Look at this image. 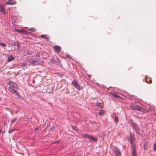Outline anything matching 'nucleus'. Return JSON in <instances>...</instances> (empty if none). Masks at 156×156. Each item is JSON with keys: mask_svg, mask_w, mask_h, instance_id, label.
I'll return each mask as SVG.
<instances>
[{"mask_svg": "<svg viewBox=\"0 0 156 156\" xmlns=\"http://www.w3.org/2000/svg\"><path fill=\"white\" fill-rule=\"evenodd\" d=\"M9 90L13 94H15L17 96H19L20 94H18L17 92L18 89V87L17 84L11 82H9Z\"/></svg>", "mask_w": 156, "mask_h": 156, "instance_id": "f257e3e1", "label": "nucleus"}, {"mask_svg": "<svg viewBox=\"0 0 156 156\" xmlns=\"http://www.w3.org/2000/svg\"><path fill=\"white\" fill-rule=\"evenodd\" d=\"M131 108L132 110L134 109L143 112L144 113H146L148 112L147 110L145 109L144 108H141L140 106L138 105L132 106Z\"/></svg>", "mask_w": 156, "mask_h": 156, "instance_id": "f03ea898", "label": "nucleus"}, {"mask_svg": "<svg viewBox=\"0 0 156 156\" xmlns=\"http://www.w3.org/2000/svg\"><path fill=\"white\" fill-rule=\"evenodd\" d=\"M81 136L82 137L85 138H89L91 140H93L94 141H96L98 140V139L93 136L85 133H83L81 135Z\"/></svg>", "mask_w": 156, "mask_h": 156, "instance_id": "7ed1b4c3", "label": "nucleus"}, {"mask_svg": "<svg viewBox=\"0 0 156 156\" xmlns=\"http://www.w3.org/2000/svg\"><path fill=\"white\" fill-rule=\"evenodd\" d=\"M113 151L115 156H121V153L119 149L116 147H114Z\"/></svg>", "mask_w": 156, "mask_h": 156, "instance_id": "20e7f679", "label": "nucleus"}, {"mask_svg": "<svg viewBox=\"0 0 156 156\" xmlns=\"http://www.w3.org/2000/svg\"><path fill=\"white\" fill-rule=\"evenodd\" d=\"M130 137L129 138V140L130 143L131 144V146H132L133 145H135L133 144V142H134L135 141V138L134 136L133 135H132V134L131 133H130Z\"/></svg>", "mask_w": 156, "mask_h": 156, "instance_id": "39448f33", "label": "nucleus"}, {"mask_svg": "<svg viewBox=\"0 0 156 156\" xmlns=\"http://www.w3.org/2000/svg\"><path fill=\"white\" fill-rule=\"evenodd\" d=\"M55 52L59 53L61 49V48L59 46H55L53 47Z\"/></svg>", "mask_w": 156, "mask_h": 156, "instance_id": "423d86ee", "label": "nucleus"}, {"mask_svg": "<svg viewBox=\"0 0 156 156\" xmlns=\"http://www.w3.org/2000/svg\"><path fill=\"white\" fill-rule=\"evenodd\" d=\"M132 147V153L133 156H136V147L135 145H133Z\"/></svg>", "mask_w": 156, "mask_h": 156, "instance_id": "0eeeda50", "label": "nucleus"}, {"mask_svg": "<svg viewBox=\"0 0 156 156\" xmlns=\"http://www.w3.org/2000/svg\"><path fill=\"white\" fill-rule=\"evenodd\" d=\"M72 83L77 89H80V86L76 80L73 81Z\"/></svg>", "mask_w": 156, "mask_h": 156, "instance_id": "6e6552de", "label": "nucleus"}, {"mask_svg": "<svg viewBox=\"0 0 156 156\" xmlns=\"http://www.w3.org/2000/svg\"><path fill=\"white\" fill-rule=\"evenodd\" d=\"M132 126L136 132L137 133H138V132L139 131V128H138L137 124L135 123H134L133 124Z\"/></svg>", "mask_w": 156, "mask_h": 156, "instance_id": "1a4fd4ad", "label": "nucleus"}, {"mask_svg": "<svg viewBox=\"0 0 156 156\" xmlns=\"http://www.w3.org/2000/svg\"><path fill=\"white\" fill-rule=\"evenodd\" d=\"M11 0H9L6 4L7 5H13L16 4V1H12Z\"/></svg>", "mask_w": 156, "mask_h": 156, "instance_id": "9d476101", "label": "nucleus"}, {"mask_svg": "<svg viewBox=\"0 0 156 156\" xmlns=\"http://www.w3.org/2000/svg\"><path fill=\"white\" fill-rule=\"evenodd\" d=\"M0 11L4 14L5 13V11L3 5H0Z\"/></svg>", "mask_w": 156, "mask_h": 156, "instance_id": "9b49d317", "label": "nucleus"}, {"mask_svg": "<svg viewBox=\"0 0 156 156\" xmlns=\"http://www.w3.org/2000/svg\"><path fill=\"white\" fill-rule=\"evenodd\" d=\"M15 30L16 31L19 33H22L23 34L27 33L24 29L19 30L18 29H16Z\"/></svg>", "mask_w": 156, "mask_h": 156, "instance_id": "f8f14e48", "label": "nucleus"}, {"mask_svg": "<svg viewBox=\"0 0 156 156\" xmlns=\"http://www.w3.org/2000/svg\"><path fill=\"white\" fill-rule=\"evenodd\" d=\"M41 36L42 37L44 38H45V40L47 41H48L49 40V38L47 35H46V34L42 35H41Z\"/></svg>", "mask_w": 156, "mask_h": 156, "instance_id": "ddd939ff", "label": "nucleus"}, {"mask_svg": "<svg viewBox=\"0 0 156 156\" xmlns=\"http://www.w3.org/2000/svg\"><path fill=\"white\" fill-rule=\"evenodd\" d=\"M97 105L100 108H103L104 107V104L103 103H101L99 102L97 103Z\"/></svg>", "mask_w": 156, "mask_h": 156, "instance_id": "4468645a", "label": "nucleus"}, {"mask_svg": "<svg viewBox=\"0 0 156 156\" xmlns=\"http://www.w3.org/2000/svg\"><path fill=\"white\" fill-rule=\"evenodd\" d=\"M15 59V58L13 57L12 55H11L9 56L8 57V62H10L12 61V60L14 59Z\"/></svg>", "mask_w": 156, "mask_h": 156, "instance_id": "2eb2a0df", "label": "nucleus"}, {"mask_svg": "<svg viewBox=\"0 0 156 156\" xmlns=\"http://www.w3.org/2000/svg\"><path fill=\"white\" fill-rule=\"evenodd\" d=\"M105 113V110H101L99 113V115H103Z\"/></svg>", "mask_w": 156, "mask_h": 156, "instance_id": "dca6fc26", "label": "nucleus"}, {"mask_svg": "<svg viewBox=\"0 0 156 156\" xmlns=\"http://www.w3.org/2000/svg\"><path fill=\"white\" fill-rule=\"evenodd\" d=\"M37 62L34 60H31L30 61V64L32 65L33 64H35V63Z\"/></svg>", "mask_w": 156, "mask_h": 156, "instance_id": "f3484780", "label": "nucleus"}, {"mask_svg": "<svg viewBox=\"0 0 156 156\" xmlns=\"http://www.w3.org/2000/svg\"><path fill=\"white\" fill-rule=\"evenodd\" d=\"M14 45H16L17 46V48L18 49H19L20 48V44L18 42H16L14 44Z\"/></svg>", "mask_w": 156, "mask_h": 156, "instance_id": "a211bd4d", "label": "nucleus"}, {"mask_svg": "<svg viewBox=\"0 0 156 156\" xmlns=\"http://www.w3.org/2000/svg\"><path fill=\"white\" fill-rule=\"evenodd\" d=\"M146 82L147 83L149 84H151L152 83V80H151V79H147Z\"/></svg>", "mask_w": 156, "mask_h": 156, "instance_id": "6ab92c4d", "label": "nucleus"}, {"mask_svg": "<svg viewBox=\"0 0 156 156\" xmlns=\"http://www.w3.org/2000/svg\"><path fill=\"white\" fill-rule=\"evenodd\" d=\"M115 121L118 122L119 120L118 117L117 116H115L114 119Z\"/></svg>", "mask_w": 156, "mask_h": 156, "instance_id": "aec40b11", "label": "nucleus"}, {"mask_svg": "<svg viewBox=\"0 0 156 156\" xmlns=\"http://www.w3.org/2000/svg\"><path fill=\"white\" fill-rule=\"evenodd\" d=\"M0 45L3 46L5 47H6V44L3 43H0Z\"/></svg>", "mask_w": 156, "mask_h": 156, "instance_id": "412c9836", "label": "nucleus"}, {"mask_svg": "<svg viewBox=\"0 0 156 156\" xmlns=\"http://www.w3.org/2000/svg\"><path fill=\"white\" fill-rule=\"evenodd\" d=\"M72 127L74 130H75V131H76L77 130V128L75 126H72Z\"/></svg>", "mask_w": 156, "mask_h": 156, "instance_id": "4be33fe9", "label": "nucleus"}, {"mask_svg": "<svg viewBox=\"0 0 156 156\" xmlns=\"http://www.w3.org/2000/svg\"><path fill=\"white\" fill-rule=\"evenodd\" d=\"M154 151H156V143L154 144Z\"/></svg>", "mask_w": 156, "mask_h": 156, "instance_id": "5701e85b", "label": "nucleus"}, {"mask_svg": "<svg viewBox=\"0 0 156 156\" xmlns=\"http://www.w3.org/2000/svg\"><path fill=\"white\" fill-rule=\"evenodd\" d=\"M113 96L116 98H119V96L117 94H114L113 95Z\"/></svg>", "mask_w": 156, "mask_h": 156, "instance_id": "b1692460", "label": "nucleus"}, {"mask_svg": "<svg viewBox=\"0 0 156 156\" xmlns=\"http://www.w3.org/2000/svg\"><path fill=\"white\" fill-rule=\"evenodd\" d=\"M16 119H17L16 118L14 119H12V120L11 123H13L16 120Z\"/></svg>", "mask_w": 156, "mask_h": 156, "instance_id": "393cba45", "label": "nucleus"}, {"mask_svg": "<svg viewBox=\"0 0 156 156\" xmlns=\"http://www.w3.org/2000/svg\"><path fill=\"white\" fill-rule=\"evenodd\" d=\"M26 63H23L21 65V66L22 67L24 68V67H25L26 66Z\"/></svg>", "mask_w": 156, "mask_h": 156, "instance_id": "a878e982", "label": "nucleus"}, {"mask_svg": "<svg viewBox=\"0 0 156 156\" xmlns=\"http://www.w3.org/2000/svg\"><path fill=\"white\" fill-rule=\"evenodd\" d=\"M15 130V129H11V130H9V133H12V132L13 131H14Z\"/></svg>", "mask_w": 156, "mask_h": 156, "instance_id": "bb28decb", "label": "nucleus"}, {"mask_svg": "<svg viewBox=\"0 0 156 156\" xmlns=\"http://www.w3.org/2000/svg\"><path fill=\"white\" fill-rule=\"evenodd\" d=\"M29 30L30 31H34V28H30Z\"/></svg>", "mask_w": 156, "mask_h": 156, "instance_id": "cd10ccee", "label": "nucleus"}, {"mask_svg": "<svg viewBox=\"0 0 156 156\" xmlns=\"http://www.w3.org/2000/svg\"><path fill=\"white\" fill-rule=\"evenodd\" d=\"M66 57L69 58V59H71V56L69 55H66Z\"/></svg>", "mask_w": 156, "mask_h": 156, "instance_id": "c85d7f7f", "label": "nucleus"}, {"mask_svg": "<svg viewBox=\"0 0 156 156\" xmlns=\"http://www.w3.org/2000/svg\"><path fill=\"white\" fill-rule=\"evenodd\" d=\"M1 98H0V101H1Z\"/></svg>", "mask_w": 156, "mask_h": 156, "instance_id": "c756f323", "label": "nucleus"}, {"mask_svg": "<svg viewBox=\"0 0 156 156\" xmlns=\"http://www.w3.org/2000/svg\"><path fill=\"white\" fill-rule=\"evenodd\" d=\"M1 130H0V133L1 132Z\"/></svg>", "mask_w": 156, "mask_h": 156, "instance_id": "7c9ffc66", "label": "nucleus"}]
</instances>
